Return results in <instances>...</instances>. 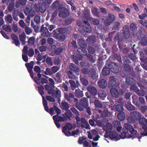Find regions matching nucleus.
<instances>
[{"label":"nucleus","instance_id":"f257e3e1","mask_svg":"<svg viewBox=\"0 0 147 147\" xmlns=\"http://www.w3.org/2000/svg\"><path fill=\"white\" fill-rule=\"evenodd\" d=\"M75 105L78 109L80 111H82L84 108H86L89 105L88 99L87 98L83 97L80 100L79 103H76Z\"/></svg>","mask_w":147,"mask_h":147},{"label":"nucleus","instance_id":"37998d69","mask_svg":"<svg viewBox=\"0 0 147 147\" xmlns=\"http://www.w3.org/2000/svg\"><path fill=\"white\" fill-rule=\"evenodd\" d=\"M118 119L121 121L124 120L125 117V114L123 112H119L117 115Z\"/></svg>","mask_w":147,"mask_h":147},{"label":"nucleus","instance_id":"6ab92c4d","mask_svg":"<svg viewBox=\"0 0 147 147\" xmlns=\"http://www.w3.org/2000/svg\"><path fill=\"white\" fill-rule=\"evenodd\" d=\"M69 69L70 71L75 73L79 72L80 70L79 67L72 63H70Z\"/></svg>","mask_w":147,"mask_h":147},{"label":"nucleus","instance_id":"3c124183","mask_svg":"<svg viewBox=\"0 0 147 147\" xmlns=\"http://www.w3.org/2000/svg\"><path fill=\"white\" fill-rule=\"evenodd\" d=\"M67 74L68 77L70 79H73L75 78L76 76L73 74V71L70 70H67Z\"/></svg>","mask_w":147,"mask_h":147},{"label":"nucleus","instance_id":"20e7f679","mask_svg":"<svg viewBox=\"0 0 147 147\" xmlns=\"http://www.w3.org/2000/svg\"><path fill=\"white\" fill-rule=\"evenodd\" d=\"M34 71L36 73H38L37 76L34 77V81L38 85H40V80L42 75L40 73L41 72V69L40 67L37 65L34 66Z\"/></svg>","mask_w":147,"mask_h":147},{"label":"nucleus","instance_id":"5701e85b","mask_svg":"<svg viewBox=\"0 0 147 147\" xmlns=\"http://www.w3.org/2000/svg\"><path fill=\"white\" fill-rule=\"evenodd\" d=\"M87 43L90 45H95L96 42L95 37L94 36H90L86 40Z\"/></svg>","mask_w":147,"mask_h":147},{"label":"nucleus","instance_id":"de8ad7c7","mask_svg":"<svg viewBox=\"0 0 147 147\" xmlns=\"http://www.w3.org/2000/svg\"><path fill=\"white\" fill-rule=\"evenodd\" d=\"M132 103L138 108L140 106V103L135 96H132Z\"/></svg>","mask_w":147,"mask_h":147},{"label":"nucleus","instance_id":"49530a36","mask_svg":"<svg viewBox=\"0 0 147 147\" xmlns=\"http://www.w3.org/2000/svg\"><path fill=\"white\" fill-rule=\"evenodd\" d=\"M70 130H68V129L65 127L64 126L62 129V132L64 134L65 136H71V133L70 131Z\"/></svg>","mask_w":147,"mask_h":147},{"label":"nucleus","instance_id":"aec40b11","mask_svg":"<svg viewBox=\"0 0 147 147\" xmlns=\"http://www.w3.org/2000/svg\"><path fill=\"white\" fill-rule=\"evenodd\" d=\"M98 83L99 87L103 89L105 88L107 85L106 81L103 79L100 80Z\"/></svg>","mask_w":147,"mask_h":147},{"label":"nucleus","instance_id":"dca6fc26","mask_svg":"<svg viewBox=\"0 0 147 147\" xmlns=\"http://www.w3.org/2000/svg\"><path fill=\"white\" fill-rule=\"evenodd\" d=\"M40 32L41 35L44 37H48L50 36V34L47 27H44V24H42L41 27Z\"/></svg>","mask_w":147,"mask_h":147},{"label":"nucleus","instance_id":"8fccbe9b","mask_svg":"<svg viewBox=\"0 0 147 147\" xmlns=\"http://www.w3.org/2000/svg\"><path fill=\"white\" fill-rule=\"evenodd\" d=\"M137 24L134 23H131L130 25L129 29L133 32L136 31L137 29Z\"/></svg>","mask_w":147,"mask_h":147},{"label":"nucleus","instance_id":"864d4df0","mask_svg":"<svg viewBox=\"0 0 147 147\" xmlns=\"http://www.w3.org/2000/svg\"><path fill=\"white\" fill-rule=\"evenodd\" d=\"M61 107L62 109L67 110L69 107L68 103L64 101H63L61 103Z\"/></svg>","mask_w":147,"mask_h":147},{"label":"nucleus","instance_id":"4c0bfd02","mask_svg":"<svg viewBox=\"0 0 147 147\" xmlns=\"http://www.w3.org/2000/svg\"><path fill=\"white\" fill-rule=\"evenodd\" d=\"M96 45H93L92 46H89L88 50L90 54H93L96 50Z\"/></svg>","mask_w":147,"mask_h":147},{"label":"nucleus","instance_id":"0e129e2a","mask_svg":"<svg viewBox=\"0 0 147 147\" xmlns=\"http://www.w3.org/2000/svg\"><path fill=\"white\" fill-rule=\"evenodd\" d=\"M141 39L140 42L142 45L146 46L147 45V37L146 36H144V37L141 38Z\"/></svg>","mask_w":147,"mask_h":147},{"label":"nucleus","instance_id":"58836bf2","mask_svg":"<svg viewBox=\"0 0 147 147\" xmlns=\"http://www.w3.org/2000/svg\"><path fill=\"white\" fill-rule=\"evenodd\" d=\"M120 24V23L119 21H117L115 22L112 27V30H119L120 29L119 26Z\"/></svg>","mask_w":147,"mask_h":147},{"label":"nucleus","instance_id":"c756f323","mask_svg":"<svg viewBox=\"0 0 147 147\" xmlns=\"http://www.w3.org/2000/svg\"><path fill=\"white\" fill-rule=\"evenodd\" d=\"M87 47H81L77 49L78 53L82 55H85L87 53V52L86 49Z\"/></svg>","mask_w":147,"mask_h":147},{"label":"nucleus","instance_id":"393cba45","mask_svg":"<svg viewBox=\"0 0 147 147\" xmlns=\"http://www.w3.org/2000/svg\"><path fill=\"white\" fill-rule=\"evenodd\" d=\"M78 45L81 47H87V45L83 38H78L77 40Z\"/></svg>","mask_w":147,"mask_h":147},{"label":"nucleus","instance_id":"cd10ccee","mask_svg":"<svg viewBox=\"0 0 147 147\" xmlns=\"http://www.w3.org/2000/svg\"><path fill=\"white\" fill-rule=\"evenodd\" d=\"M136 82V80L133 78L128 77L126 78L125 83L128 85H130Z\"/></svg>","mask_w":147,"mask_h":147},{"label":"nucleus","instance_id":"e2e57ef3","mask_svg":"<svg viewBox=\"0 0 147 147\" xmlns=\"http://www.w3.org/2000/svg\"><path fill=\"white\" fill-rule=\"evenodd\" d=\"M126 107L129 111H132L135 110V107L131 103H127V105H126Z\"/></svg>","mask_w":147,"mask_h":147},{"label":"nucleus","instance_id":"1a4fd4ad","mask_svg":"<svg viewBox=\"0 0 147 147\" xmlns=\"http://www.w3.org/2000/svg\"><path fill=\"white\" fill-rule=\"evenodd\" d=\"M115 19V17L113 14H109L108 18L104 21V24L105 26L109 25L113 23Z\"/></svg>","mask_w":147,"mask_h":147},{"label":"nucleus","instance_id":"e433bc0d","mask_svg":"<svg viewBox=\"0 0 147 147\" xmlns=\"http://www.w3.org/2000/svg\"><path fill=\"white\" fill-rule=\"evenodd\" d=\"M80 81L83 85L86 86L88 85L89 82L85 78L82 77V76L80 77Z\"/></svg>","mask_w":147,"mask_h":147},{"label":"nucleus","instance_id":"bf43d9fd","mask_svg":"<svg viewBox=\"0 0 147 147\" xmlns=\"http://www.w3.org/2000/svg\"><path fill=\"white\" fill-rule=\"evenodd\" d=\"M38 91L39 93L40 94L42 97V96H44L43 95L45 94V92L44 91V87L42 85H40V86L38 87Z\"/></svg>","mask_w":147,"mask_h":147},{"label":"nucleus","instance_id":"5fc2aeb1","mask_svg":"<svg viewBox=\"0 0 147 147\" xmlns=\"http://www.w3.org/2000/svg\"><path fill=\"white\" fill-rule=\"evenodd\" d=\"M61 73V71L56 74V77L58 82L61 83L62 80Z\"/></svg>","mask_w":147,"mask_h":147},{"label":"nucleus","instance_id":"7c9ffc66","mask_svg":"<svg viewBox=\"0 0 147 147\" xmlns=\"http://www.w3.org/2000/svg\"><path fill=\"white\" fill-rule=\"evenodd\" d=\"M82 28L84 32L87 33H90L92 31L91 27L90 25H83L82 26Z\"/></svg>","mask_w":147,"mask_h":147},{"label":"nucleus","instance_id":"f03ea898","mask_svg":"<svg viewBox=\"0 0 147 147\" xmlns=\"http://www.w3.org/2000/svg\"><path fill=\"white\" fill-rule=\"evenodd\" d=\"M131 117H128L127 120L130 123H134L136 121H139L141 117V114L138 111H133L130 113Z\"/></svg>","mask_w":147,"mask_h":147},{"label":"nucleus","instance_id":"ea45409f","mask_svg":"<svg viewBox=\"0 0 147 147\" xmlns=\"http://www.w3.org/2000/svg\"><path fill=\"white\" fill-rule=\"evenodd\" d=\"M19 38L20 41L22 42V44L23 45H25L27 42L25 41L26 39V35L24 33L21 34L19 35Z\"/></svg>","mask_w":147,"mask_h":147},{"label":"nucleus","instance_id":"c9c22d12","mask_svg":"<svg viewBox=\"0 0 147 147\" xmlns=\"http://www.w3.org/2000/svg\"><path fill=\"white\" fill-rule=\"evenodd\" d=\"M69 15V12L67 10H64L60 11L59 15L60 17L64 18L66 17Z\"/></svg>","mask_w":147,"mask_h":147},{"label":"nucleus","instance_id":"69168bd1","mask_svg":"<svg viewBox=\"0 0 147 147\" xmlns=\"http://www.w3.org/2000/svg\"><path fill=\"white\" fill-rule=\"evenodd\" d=\"M66 111V112L64 113L66 116L65 117L69 119H70L71 118L72 116V113L71 111L69 109H67Z\"/></svg>","mask_w":147,"mask_h":147},{"label":"nucleus","instance_id":"412c9836","mask_svg":"<svg viewBox=\"0 0 147 147\" xmlns=\"http://www.w3.org/2000/svg\"><path fill=\"white\" fill-rule=\"evenodd\" d=\"M98 98L100 100H104L107 96V92L103 90H99L98 93Z\"/></svg>","mask_w":147,"mask_h":147},{"label":"nucleus","instance_id":"39448f33","mask_svg":"<svg viewBox=\"0 0 147 147\" xmlns=\"http://www.w3.org/2000/svg\"><path fill=\"white\" fill-rule=\"evenodd\" d=\"M53 34L55 38L60 42L63 41L65 39V36L57 29L53 31Z\"/></svg>","mask_w":147,"mask_h":147},{"label":"nucleus","instance_id":"b1692460","mask_svg":"<svg viewBox=\"0 0 147 147\" xmlns=\"http://www.w3.org/2000/svg\"><path fill=\"white\" fill-rule=\"evenodd\" d=\"M113 126L111 124L109 123H107L106 125L104 126L103 129L106 131L107 133H109L111 131Z\"/></svg>","mask_w":147,"mask_h":147},{"label":"nucleus","instance_id":"f8f14e48","mask_svg":"<svg viewBox=\"0 0 147 147\" xmlns=\"http://www.w3.org/2000/svg\"><path fill=\"white\" fill-rule=\"evenodd\" d=\"M88 77L92 79H95L97 77V73L96 70L93 68L90 69L88 73Z\"/></svg>","mask_w":147,"mask_h":147},{"label":"nucleus","instance_id":"6e6552de","mask_svg":"<svg viewBox=\"0 0 147 147\" xmlns=\"http://www.w3.org/2000/svg\"><path fill=\"white\" fill-rule=\"evenodd\" d=\"M122 31L124 38L126 39H129L130 36V31L129 26L127 25L124 26L123 28Z\"/></svg>","mask_w":147,"mask_h":147},{"label":"nucleus","instance_id":"0eeeda50","mask_svg":"<svg viewBox=\"0 0 147 147\" xmlns=\"http://www.w3.org/2000/svg\"><path fill=\"white\" fill-rule=\"evenodd\" d=\"M36 10L37 12H40L42 13H43L45 11L46 8L45 5L44 4H40L35 3L34 5Z\"/></svg>","mask_w":147,"mask_h":147},{"label":"nucleus","instance_id":"c03bdc74","mask_svg":"<svg viewBox=\"0 0 147 147\" xmlns=\"http://www.w3.org/2000/svg\"><path fill=\"white\" fill-rule=\"evenodd\" d=\"M57 29L63 34H67L69 33V28H57Z\"/></svg>","mask_w":147,"mask_h":147},{"label":"nucleus","instance_id":"680f3d73","mask_svg":"<svg viewBox=\"0 0 147 147\" xmlns=\"http://www.w3.org/2000/svg\"><path fill=\"white\" fill-rule=\"evenodd\" d=\"M94 103L96 107L101 108L102 107V104L98 100L95 99L94 101Z\"/></svg>","mask_w":147,"mask_h":147},{"label":"nucleus","instance_id":"2f4dec72","mask_svg":"<svg viewBox=\"0 0 147 147\" xmlns=\"http://www.w3.org/2000/svg\"><path fill=\"white\" fill-rule=\"evenodd\" d=\"M74 95L72 93H70L68 94L67 93H65L64 94V97L67 100L69 101L71 103L72 101V98L74 97Z\"/></svg>","mask_w":147,"mask_h":147},{"label":"nucleus","instance_id":"6e6d98bb","mask_svg":"<svg viewBox=\"0 0 147 147\" xmlns=\"http://www.w3.org/2000/svg\"><path fill=\"white\" fill-rule=\"evenodd\" d=\"M71 57L73 61L77 65H78L79 63L78 61L82 60L78 56L73 55L71 56Z\"/></svg>","mask_w":147,"mask_h":147},{"label":"nucleus","instance_id":"4d7b16f0","mask_svg":"<svg viewBox=\"0 0 147 147\" xmlns=\"http://www.w3.org/2000/svg\"><path fill=\"white\" fill-rule=\"evenodd\" d=\"M115 109L119 113L123 112V105L122 104L117 105L116 106Z\"/></svg>","mask_w":147,"mask_h":147},{"label":"nucleus","instance_id":"c85d7f7f","mask_svg":"<svg viewBox=\"0 0 147 147\" xmlns=\"http://www.w3.org/2000/svg\"><path fill=\"white\" fill-rule=\"evenodd\" d=\"M74 20V19L72 17H68L65 18L63 21V24L64 25H68L71 24Z\"/></svg>","mask_w":147,"mask_h":147},{"label":"nucleus","instance_id":"4468645a","mask_svg":"<svg viewBox=\"0 0 147 147\" xmlns=\"http://www.w3.org/2000/svg\"><path fill=\"white\" fill-rule=\"evenodd\" d=\"M109 61H107L105 66L102 69L101 73L102 75L104 76H106L109 75L110 73L111 69L107 66Z\"/></svg>","mask_w":147,"mask_h":147},{"label":"nucleus","instance_id":"774afa93","mask_svg":"<svg viewBox=\"0 0 147 147\" xmlns=\"http://www.w3.org/2000/svg\"><path fill=\"white\" fill-rule=\"evenodd\" d=\"M139 121L140 124L142 125H145L147 123V119L144 117H141Z\"/></svg>","mask_w":147,"mask_h":147},{"label":"nucleus","instance_id":"a18cd8bd","mask_svg":"<svg viewBox=\"0 0 147 147\" xmlns=\"http://www.w3.org/2000/svg\"><path fill=\"white\" fill-rule=\"evenodd\" d=\"M5 21L9 24H11L12 23L13 19L12 16L11 14H8L7 16H6L5 17Z\"/></svg>","mask_w":147,"mask_h":147},{"label":"nucleus","instance_id":"473e14b6","mask_svg":"<svg viewBox=\"0 0 147 147\" xmlns=\"http://www.w3.org/2000/svg\"><path fill=\"white\" fill-rule=\"evenodd\" d=\"M53 119L54 121L57 122H63L65 121V119L61 116H59L58 115H56L53 117Z\"/></svg>","mask_w":147,"mask_h":147},{"label":"nucleus","instance_id":"79ce46f5","mask_svg":"<svg viewBox=\"0 0 147 147\" xmlns=\"http://www.w3.org/2000/svg\"><path fill=\"white\" fill-rule=\"evenodd\" d=\"M110 115V112L108 111L107 109L106 108L101 113V116L102 118L107 117Z\"/></svg>","mask_w":147,"mask_h":147},{"label":"nucleus","instance_id":"9b49d317","mask_svg":"<svg viewBox=\"0 0 147 147\" xmlns=\"http://www.w3.org/2000/svg\"><path fill=\"white\" fill-rule=\"evenodd\" d=\"M124 127L125 129L131 134L133 136L135 135L137 133V131L135 130L133 126L128 123H125L124 124Z\"/></svg>","mask_w":147,"mask_h":147},{"label":"nucleus","instance_id":"2eb2a0df","mask_svg":"<svg viewBox=\"0 0 147 147\" xmlns=\"http://www.w3.org/2000/svg\"><path fill=\"white\" fill-rule=\"evenodd\" d=\"M109 86L110 88H115L118 86L119 85L116 81L115 80L114 77L111 76L109 78Z\"/></svg>","mask_w":147,"mask_h":147},{"label":"nucleus","instance_id":"a211bd4d","mask_svg":"<svg viewBox=\"0 0 147 147\" xmlns=\"http://www.w3.org/2000/svg\"><path fill=\"white\" fill-rule=\"evenodd\" d=\"M87 90L93 95H95L97 93V90L94 86L90 85L87 88Z\"/></svg>","mask_w":147,"mask_h":147},{"label":"nucleus","instance_id":"13d9d810","mask_svg":"<svg viewBox=\"0 0 147 147\" xmlns=\"http://www.w3.org/2000/svg\"><path fill=\"white\" fill-rule=\"evenodd\" d=\"M120 35V33L119 32H118L117 33L114 38V41L116 42L118 40V42L119 41H120V42H122L123 41L124 39L123 38H119V36Z\"/></svg>","mask_w":147,"mask_h":147},{"label":"nucleus","instance_id":"4be33fe9","mask_svg":"<svg viewBox=\"0 0 147 147\" xmlns=\"http://www.w3.org/2000/svg\"><path fill=\"white\" fill-rule=\"evenodd\" d=\"M110 92L112 96L115 98H117L119 96V93L116 88H112L110 90Z\"/></svg>","mask_w":147,"mask_h":147},{"label":"nucleus","instance_id":"ddd939ff","mask_svg":"<svg viewBox=\"0 0 147 147\" xmlns=\"http://www.w3.org/2000/svg\"><path fill=\"white\" fill-rule=\"evenodd\" d=\"M131 62L129 59H126L124 61V64L123 65L124 70L126 71H130L131 70Z\"/></svg>","mask_w":147,"mask_h":147},{"label":"nucleus","instance_id":"9d476101","mask_svg":"<svg viewBox=\"0 0 147 147\" xmlns=\"http://www.w3.org/2000/svg\"><path fill=\"white\" fill-rule=\"evenodd\" d=\"M146 30L142 27L140 28L136 34L137 38L139 40L144 37V36H146Z\"/></svg>","mask_w":147,"mask_h":147},{"label":"nucleus","instance_id":"a19ab883","mask_svg":"<svg viewBox=\"0 0 147 147\" xmlns=\"http://www.w3.org/2000/svg\"><path fill=\"white\" fill-rule=\"evenodd\" d=\"M127 87L125 84H121L120 88L119 90L120 93L122 95L124 93L125 90L127 89Z\"/></svg>","mask_w":147,"mask_h":147},{"label":"nucleus","instance_id":"052dcab7","mask_svg":"<svg viewBox=\"0 0 147 147\" xmlns=\"http://www.w3.org/2000/svg\"><path fill=\"white\" fill-rule=\"evenodd\" d=\"M53 96L55 97V98H59L61 96L60 91L59 89H57L56 91L53 90Z\"/></svg>","mask_w":147,"mask_h":147},{"label":"nucleus","instance_id":"f3484780","mask_svg":"<svg viewBox=\"0 0 147 147\" xmlns=\"http://www.w3.org/2000/svg\"><path fill=\"white\" fill-rule=\"evenodd\" d=\"M24 12L26 15L30 17L34 16L35 15V12L32 9L26 7L24 10Z\"/></svg>","mask_w":147,"mask_h":147},{"label":"nucleus","instance_id":"09e8293b","mask_svg":"<svg viewBox=\"0 0 147 147\" xmlns=\"http://www.w3.org/2000/svg\"><path fill=\"white\" fill-rule=\"evenodd\" d=\"M90 14V10L89 9H85L83 11V17L86 18V19L88 20V18L90 17L89 16Z\"/></svg>","mask_w":147,"mask_h":147},{"label":"nucleus","instance_id":"423d86ee","mask_svg":"<svg viewBox=\"0 0 147 147\" xmlns=\"http://www.w3.org/2000/svg\"><path fill=\"white\" fill-rule=\"evenodd\" d=\"M88 20H89L92 24L96 25L99 29L102 30L103 29V26L102 24H100L99 20L92 17H88Z\"/></svg>","mask_w":147,"mask_h":147},{"label":"nucleus","instance_id":"72a5a7b5","mask_svg":"<svg viewBox=\"0 0 147 147\" xmlns=\"http://www.w3.org/2000/svg\"><path fill=\"white\" fill-rule=\"evenodd\" d=\"M75 96L78 98H80L83 96V91L78 89L75 90Z\"/></svg>","mask_w":147,"mask_h":147},{"label":"nucleus","instance_id":"a878e982","mask_svg":"<svg viewBox=\"0 0 147 147\" xmlns=\"http://www.w3.org/2000/svg\"><path fill=\"white\" fill-rule=\"evenodd\" d=\"M11 38L14 41L13 43L16 46L20 45V43L18 40V38L17 36L14 34H11Z\"/></svg>","mask_w":147,"mask_h":147},{"label":"nucleus","instance_id":"7ed1b4c3","mask_svg":"<svg viewBox=\"0 0 147 147\" xmlns=\"http://www.w3.org/2000/svg\"><path fill=\"white\" fill-rule=\"evenodd\" d=\"M107 66L111 69V71L114 73H118L121 70L120 65L119 64H117L113 62H109Z\"/></svg>","mask_w":147,"mask_h":147},{"label":"nucleus","instance_id":"603ef678","mask_svg":"<svg viewBox=\"0 0 147 147\" xmlns=\"http://www.w3.org/2000/svg\"><path fill=\"white\" fill-rule=\"evenodd\" d=\"M2 28L5 31L8 32H10L12 31L9 25H3Z\"/></svg>","mask_w":147,"mask_h":147},{"label":"nucleus","instance_id":"bb28decb","mask_svg":"<svg viewBox=\"0 0 147 147\" xmlns=\"http://www.w3.org/2000/svg\"><path fill=\"white\" fill-rule=\"evenodd\" d=\"M34 62L32 61L29 63H26L25 64V66L27 67L29 73L33 72L32 69L33 68Z\"/></svg>","mask_w":147,"mask_h":147},{"label":"nucleus","instance_id":"338daca9","mask_svg":"<svg viewBox=\"0 0 147 147\" xmlns=\"http://www.w3.org/2000/svg\"><path fill=\"white\" fill-rule=\"evenodd\" d=\"M57 11L54 12L50 20L51 22L54 23L55 22L56 16H57Z\"/></svg>","mask_w":147,"mask_h":147},{"label":"nucleus","instance_id":"f704fd0d","mask_svg":"<svg viewBox=\"0 0 147 147\" xmlns=\"http://www.w3.org/2000/svg\"><path fill=\"white\" fill-rule=\"evenodd\" d=\"M69 48L71 49H77L78 47L76 42L75 40H73L71 42H69L68 44Z\"/></svg>","mask_w":147,"mask_h":147}]
</instances>
